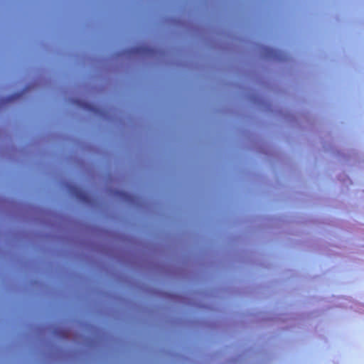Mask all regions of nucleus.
I'll list each match as a JSON object with an SVG mask.
<instances>
[{"mask_svg":"<svg viewBox=\"0 0 364 364\" xmlns=\"http://www.w3.org/2000/svg\"><path fill=\"white\" fill-rule=\"evenodd\" d=\"M14 98H15V96H11V97H9V100H13Z\"/></svg>","mask_w":364,"mask_h":364,"instance_id":"nucleus-1","label":"nucleus"},{"mask_svg":"<svg viewBox=\"0 0 364 364\" xmlns=\"http://www.w3.org/2000/svg\"><path fill=\"white\" fill-rule=\"evenodd\" d=\"M21 95V93H18L16 95V97H18Z\"/></svg>","mask_w":364,"mask_h":364,"instance_id":"nucleus-2","label":"nucleus"}]
</instances>
